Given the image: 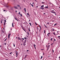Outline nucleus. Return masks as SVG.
Listing matches in <instances>:
<instances>
[{
  "instance_id": "f257e3e1",
  "label": "nucleus",
  "mask_w": 60,
  "mask_h": 60,
  "mask_svg": "<svg viewBox=\"0 0 60 60\" xmlns=\"http://www.w3.org/2000/svg\"><path fill=\"white\" fill-rule=\"evenodd\" d=\"M49 47H50V45H49L47 47V50H49Z\"/></svg>"
},
{
  "instance_id": "f03ea898",
  "label": "nucleus",
  "mask_w": 60,
  "mask_h": 60,
  "mask_svg": "<svg viewBox=\"0 0 60 60\" xmlns=\"http://www.w3.org/2000/svg\"><path fill=\"white\" fill-rule=\"evenodd\" d=\"M51 12H52V13H56V12L55 11H52Z\"/></svg>"
},
{
  "instance_id": "7ed1b4c3",
  "label": "nucleus",
  "mask_w": 60,
  "mask_h": 60,
  "mask_svg": "<svg viewBox=\"0 0 60 60\" xmlns=\"http://www.w3.org/2000/svg\"><path fill=\"white\" fill-rule=\"evenodd\" d=\"M15 19L16 20H17L18 21H19V20H18V19H17L16 18H15Z\"/></svg>"
},
{
  "instance_id": "20e7f679",
  "label": "nucleus",
  "mask_w": 60,
  "mask_h": 60,
  "mask_svg": "<svg viewBox=\"0 0 60 60\" xmlns=\"http://www.w3.org/2000/svg\"><path fill=\"white\" fill-rule=\"evenodd\" d=\"M39 9H42L43 10V9H44V8H43L41 7L40 8H39Z\"/></svg>"
},
{
  "instance_id": "39448f33",
  "label": "nucleus",
  "mask_w": 60,
  "mask_h": 60,
  "mask_svg": "<svg viewBox=\"0 0 60 60\" xmlns=\"http://www.w3.org/2000/svg\"><path fill=\"white\" fill-rule=\"evenodd\" d=\"M23 45L24 46H25V45H26V43H23Z\"/></svg>"
},
{
  "instance_id": "423d86ee",
  "label": "nucleus",
  "mask_w": 60,
  "mask_h": 60,
  "mask_svg": "<svg viewBox=\"0 0 60 60\" xmlns=\"http://www.w3.org/2000/svg\"><path fill=\"white\" fill-rule=\"evenodd\" d=\"M26 39L25 40H24V42L23 43H26Z\"/></svg>"
},
{
  "instance_id": "0eeeda50",
  "label": "nucleus",
  "mask_w": 60,
  "mask_h": 60,
  "mask_svg": "<svg viewBox=\"0 0 60 60\" xmlns=\"http://www.w3.org/2000/svg\"><path fill=\"white\" fill-rule=\"evenodd\" d=\"M14 8H15V9H18V8H17V7H14Z\"/></svg>"
},
{
  "instance_id": "6e6552de",
  "label": "nucleus",
  "mask_w": 60,
  "mask_h": 60,
  "mask_svg": "<svg viewBox=\"0 0 60 60\" xmlns=\"http://www.w3.org/2000/svg\"><path fill=\"white\" fill-rule=\"evenodd\" d=\"M12 26L13 27H14V25H13V22L12 24Z\"/></svg>"
},
{
  "instance_id": "1a4fd4ad",
  "label": "nucleus",
  "mask_w": 60,
  "mask_h": 60,
  "mask_svg": "<svg viewBox=\"0 0 60 60\" xmlns=\"http://www.w3.org/2000/svg\"><path fill=\"white\" fill-rule=\"evenodd\" d=\"M22 29L24 30V31H25V32H26V30H25V29H24L23 28H22Z\"/></svg>"
},
{
  "instance_id": "9d476101",
  "label": "nucleus",
  "mask_w": 60,
  "mask_h": 60,
  "mask_svg": "<svg viewBox=\"0 0 60 60\" xmlns=\"http://www.w3.org/2000/svg\"><path fill=\"white\" fill-rule=\"evenodd\" d=\"M50 34V33H48L47 34V35L48 36H49V34Z\"/></svg>"
},
{
  "instance_id": "9b49d317",
  "label": "nucleus",
  "mask_w": 60,
  "mask_h": 60,
  "mask_svg": "<svg viewBox=\"0 0 60 60\" xmlns=\"http://www.w3.org/2000/svg\"><path fill=\"white\" fill-rule=\"evenodd\" d=\"M5 56H8V55L6 54V53H5Z\"/></svg>"
},
{
  "instance_id": "f8f14e48",
  "label": "nucleus",
  "mask_w": 60,
  "mask_h": 60,
  "mask_svg": "<svg viewBox=\"0 0 60 60\" xmlns=\"http://www.w3.org/2000/svg\"><path fill=\"white\" fill-rule=\"evenodd\" d=\"M34 47L35 48V49H36V47H35V46H36L34 44Z\"/></svg>"
},
{
  "instance_id": "ddd939ff",
  "label": "nucleus",
  "mask_w": 60,
  "mask_h": 60,
  "mask_svg": "<svg viewBox=\"0 0 60 60\" xmlns=\"http://www.w3.org/2000/svg\"><path fill=\"white\" fill-rule=\"evenodd\" d=\"M38 26L40 27V29H41V26L40 25H38Z\"/></svg>"
},
{
  "instance_id": "4468645a",
  "label": "nucleus",
  "mask_w": 60,
  "mask_h": 60,
  "mask_svg": "<svg viewBox=\"0 0 60 60\" xmlns=\"http://www.w3.org/2000/svg\"><path fill=\"white\" fill-rule=\"evenodd\" d=\"M30 4L32 6V7H34V5H32V4H31V3H30Z\"/></svg>"
},
{
  "instance_id": "2eb2a0df",
  "label": "nucleus",
  "mask_w": 60,
  "mask_h": 60,
  "mask_svg": "<svg viewBox=\"0 0 60 60\" xmlns=\"http://www.w3.org/2000/svg\"><path fill=\"white\" fill-rule=\"evenodd\" d=\"M18 39H19V40H21V39L19 38V37H18Z\"/></svg>"
},
{
  "instance_id": "dca6fc26",
  "label": "nucleus",
  "mask_w": 60,
  "mask_h": 60,
  "mask_svg": "<svg viewBox=\"0 0 60 60\" xmlns=\"http://www.w3.org/2000/svg\"><path fill=\"white\" fill-rule=\"evenodd\" d=\"M48 7V6H47V7H45V8H49V7Z\"/></svg>"
},
{
  "instance_id": "f3484780",
  "label": "nucleus",
  "mask_w": 60,
  "mask_h": 60,
  "mask_svg": "<svg viewBox=\"0 0 60 60\" xmlns=\"http://www.w3.org/2000/svg\"><path fill=\"white\" fill-rule=\"evenodd\" d=\"M6 23V22H4V26L5 25V23Z\"/></svg>"
},
{
  "instance_id": "a211bd4d",
  "label": "nucleus",
  "mask_w": 60,
  "mask_h": 60,
  "mask_svg": "<svg viewBox=\"0 0 60 60\" xmlns=\"http://www.w3.org/2000/svg\"><path fill=\"white\" fill-rule=\"evenodd\" d=\"M24 10L25 11V12H26V8H24Z\"/></svg>"
},
{
  "instance_id": "6ab92c4d",
  "label": "nucleus",
  "mask_w": 60,
  "mask_h": 60,
  "mask_svg": "<svg viewBox=\"0 0 60 60\" xmlns=\"http://www.w3.org/2000/svg\"><path fill=\"white\" fill-rule=\"evenodd\" d=\"M11 34H8V36H10V35H11Z\"/></svg>"
},
{
  "instance_id": "aec40b11",
  "label": "nucleus",
  "mask_w": 60,
  "mask_h": 60,
  "mask_svg": "<svg viewBox=\"0 0 60 60\" xmlns=\"http://www.w3.org/2000/svg\"><path fill=\"white\" fill-rule=\"evenodd\" d=\"M29 24L30 25V26H32V25H31V23L30 22Z\"/></svg>"
},
{
  "instance_id": "412c9836",
  "label": "nucleus",
  "mask_w": 60,
  "mask_h": 60,
  "mask_svg": "<svg viewBox=\"0 0 60 60\" xmlns=\"http://www.w3.org/2000/svg\"><path fill=\"white\" fill-rule=\"evenodd\" d=\"M41 7H44V5H42V6H41Z\"/></svg>"
},
{
  "instance_id": "4be33fe9",
  "label": "nucleus",
  "mask_w": 60,
  "mask_h": 60,
  "mask_svg": "<svg viewBox=\"0 0 60 60\" xmlns=\"http://www.w3.org/2000/svg\"><path fill=\"white\" fill-rule=\"evenodd\" d=\"M52 40H53V38H52L51 39V41H52Z\"/></svg>"
},
{
  "instance_id": "5701e85b",
  "label": "nucleus",
  "mask_w": 60,
  "mask_h": 60,
  "mask_svg": "<svg viewBox=\"0 0 60 60\" xmlns=\"http://www.w3.org/2000/svg\"><path fill=\"white\" fill-rule=\"evenodd\" d=\"M15 53H18V52H17V51H15Z\"/></svg>"
},
{
  "instance_id": "b1692460",
  "label": "nucleus",
  "mask_w": 60,
  "mask_h": 60,
  "mask_svg": "<svg viewBox=\"0 0 60 60\" xmlns=\"http://www.w3.org/2000/svg\"><path fill=\"white\" fill-rule=\"evenodd\" d=\"M30 28L29 27V31L30 32Z\"/></svg>"
},
{
  "instance_id": "393cba45",
  "label": "nucleus",
  "mask_w": 60,
  "mask_h": 60,
  "mask_svg": "<svg viewBox=\"0 0 60 60\" xmlns=\"http://www.w3.org/2000/svg\"><path fill=\"white\" fill-rule=\"evenodd\" d=\"M42 57H43V56H41L40 59H42Z\"/></svg>"
},
{
  "instance_id": "a878e982",
  "label": "nucleus",
  "mask_w": 60,
  "mask_h": 60,
  "mask_svg": "<svg viewBox=\"0 0 60 60\" xmlns=\"http://www.w3.org/2000/svg\"><path fill=\"white\" fill-rule=\"evenodd\" d=\"M52 31H54V29L53 28H52Z\"/></svg>"
},
{
  "instance_id": "bb28decb",
  "label": "nucleus",
  "mask_w": 60,
  "mask_h": 60,
  "mask_svg": "<svg viewBox=\"0 0 60 60\" xmlns=\"http://www.w3.org/2000/svg\"><path fill=\"white\" fill-rule=\"evenodd\" d=\"M56 25H57V23H56L54 25V26H55Z\"/></svg>"
},
{
  "instance_id": "cd10ccee",
  "label": "nucleus",
  "mask_w": 60,
  "mask_h": 60,
  "mask_svg": "<svg viewBox=\"0 0 60 60\" xmlns=\"http://www.w3.org/2000/svg\"><path fill=\"white\" fill-rule=\"evenodd\" d=\"M18 14H19V15H20V12H19L18 13Z\"/></svg>"
},
{
  "instance_id": "c85d7f7f",
  "label": "nucleus",
  "mask_w": 60,
  "mask_h": 60,
  "mask_svg": "<svg viewBox=\"0 0 60 60\" xmlns=\"http://www.w3.org/2000/svg\"><path fill=\"white\" fill-rule=\"evenodd\" d=\"M26 56H27V55H26L25 56V58H26Z\"/></svg>"
},
{
  "instance_id": "c756f323",
  "label": "nucleus",
  "mask_w": 60,
  "mask_h": 60,
  "mask_svg": "<svg viewBox=\"0 0 60 60\" xmlns=\"http://www.w3.org/2000/svg\"><path fill=\"white\" fill-rule=\"evenodd\" d=\"M7 38H6L4 40V41H6V40H7Z\"/></svg>"
},
{
  "instance_id": "7c9ffc66",
  "label": "nucleus",
  "mask_w": 60,
  "mask_h": 60,
  "mask_svg": "<svg viewBox=\"0 0 60 60\" xmlns=\"http://www.w3.org/2000/svg\"><path fill=\"white\" fill-rule=\"evenodd\" d=\"M53 34H54V35H56V34H55V32H54V33H53Z\"/></svg>"
},
{
  "instance_id": "2f4dec72",
  "label": "nucleus",
  "mask_w": 60,
  "mask_h": 60,
  "mask_svg": "<svg viewBox=\"0 0 60 60\" xmlns=\"http://www.w3.org/2000/svg\"><path fill=\"white\" fill-rule=\"evenodd\" d=\"M20 16H21V17H22V14H20Z\"/></svg>"
},
{
  "instance_id": "473e14b6",
  "label": "nucleus",
  "mask_w": 60,
  "mask_h": 60,
  "mask_svg": "<svg viewBox=\"0 0 60 60\" xmlns=\"http://www.w3.org/2000/svg\"><path fill=\"white\" fill-rule=\"evenodd\" d=\"M17 6H18V7H20V6H19V5H18Z\"/></svg>"
},
{
  "instance_id": "72a5a7b5",
  "label": "nucleus",
  "mask_w": 60,
  "mask_h": 60,
  "mask_svg": "<svg viewBox=\"0 0 60 60\" xmlns=\"http://www.w3.org/2000/svg\"><path fill=\"white\" fill-rule=\"evenodd\" d=\"M4 22H6V20H4Z\"/></svg>"
},
{
  "instance_id": "f704fd0d",
  "label": "nucleus",
  "mask_w": 60,
  "mask_h": 60,
  "mask_svg": "<svg viewBox=\"0 0 60 60\" xmlns=\"http://www.w3.org/2000/svg\"><path fill=\"white\" fill-rule=\"evenodd\" d=\"M35 24L36 25H37V23H36V22H35Z\"/></svg>"
},
{
  "instance_id": "c9c22d12",
  "label": "nucleus",
  "mask_w": 60,
  "mask_h": 60,
  "mask_svg": "<svg viewBox=\"0 0 60 60\" xmlns=\"http://www.w3.org/2000/svg\"><path fill=\"white\" fill-rule=\"evenodd\" d=\"M41 3H43V4H44V3H45L44 2H41Z\"/></svg>"
},
{
  "instance_id": "e433bc0d",
  "label": "nucleus",
  "mask_w": 60,
  "mask_h": 60,
  "mask_svg": "<svg viewBox=\"0 0 60 60\" xmlns=\"http://www.w3.org/2000/svg\"><path fill=\"white\" fill-rule=\"evenodd\" d=\"M27 15H28V16H29V13H27Z\"/></svg>"
},
{
  "instance_id": "4c0bfd02",
  "label": "nucleus",
  "mask_w": 60,
  "mask_h": 60,
  "mask_svg": "<svg viewBox=\"0 0 60 60\" xmlns=\"http://www.w3.org/2000/svg\"><path fill=\"white\" fill-rule=\"evenodd\" d=\"M6 7H9V6H6Z\"/></svg>"
},
{
  "instance_id": "58836bf2",
  "label": "nucleus",
  "mask_w": 60,
  "mask_h": 60,
  "mask_svg": "<svg viewBox=\"0 0 60 60\" xmlns=\"http://www.w3.org/2000/svg\"><path fill=\"white\" fill-rule=\"evenodd\" d=\"M22 40H24V38H22Z\"/></svg>"
},
{
  "instance_id": "ea45409f",
  "label": "nucleus",
  "mask_w": 60,
  "mask_h": 60,
  "mask_svg": "<svg viewBox=\"0 0 60 60\" xmlns=\"http://www.w3.org/2000/svg\"><path fill=\"white\" fill-rule=\"evenodd\" d=\"M24 38L25 39H27L26 38Z\"/></svg>"
},
{
  "instance_id": "a19ab883",
  "label": "nucleus",
  "mask_w": 60,
  "mask_h": 60,
  "mask_svg": "<svg viewBox=\"0 0 60 60\" xmlns=\"http://www.w3.org/2000/svg\"><path fill=\"white\" fill-rule=\"evenodd\" d=\"M28 34H29V33H28V32H27Z\"/></svg>"
},
{
  "instance_id": "79ce46f5",
  "label": "nucleus",
  "mask_w": 60,
  "mask_h": 60,
  "mask_svg": "<svg viewBox=\"0 0 60 60\" xmlns=\"http://www.w3.org/2000/svg\"><path fill=\"white\" fill-rule=\"evenodd\" d=\"M6 43H4V45H6Z\"/></svg>"
},
{
  "instance_id": "37998d69",
  "label": "nucleus",
  "mask_w": 60,
  "mask_h": 60,
  "mask_svg": "<svg viewBox=\"0 0 60 60\" xmlns=\"http://www.w3.org/2000/svg\"><path fill=\"white\" fill-rule=\"evenodd\" d=\"M44 50V49H41V50Z\"/></svg>"
},
{
  "instance_id": "c03bdc74",
  "label": "nucleus",
  "mask_w": 60,
  "mask_h": 60,
  "mask_svg": "<svg viewBox=\"0 0 60 60\" xmlns=\"http://www.w3.org/2000/svg\"><path fill=\"white\" fill-rule=\"evenodd\" d=\"M26 51H27V52H28V51H29V50H26Z\"/></svg>"
},
{
  "instance_id": "a18cd8bd",
  "label": "nucleus",
  "mask_w": 60,
  "mask_h": 60,
  "mask_svg": "<svg viewBox=\"0 0 60 60\" xmlns=\"http://www.w3.org/2000/svg\"><path fill=\"white\" fill-rule=\"evenodd\" d=\"M52 50L53 53H54V50H53V49H52Z\"/></svg>"
},
{
  "instance_id": "49530a36",
  "label": "nucleus",
  "mask_w": 60,
  "mask_h": 60,
  "mask_svg": "<svg viewBox=\"0 0 60 60\" xmlns=\"http://www.w3.org/2000/svg\"><path fill=\"white\" fill-rule=\"evenodd\" d=\"M41 29H40L39 30L40 32H41Z\"/></svg>"
},
{
  "instance_id": "de8ad7c7",
  "label": "nucleus",
  "mask_w": 60,
  "mask_h": 60,
  "mask_svg": "<svg viewBox=\"0 0 60 60\" xmlns=\"http://www.w3.org/2000/svg\"><path fill=\"white\" fill-rule=\"evenodd\" d=\"M45 27H46V28H48V27H47V26H45Z\"/></svg>"
},
{
  "instance_id": "09e8293b",
  "label": "nucleus",
  "mask_w": 60,
  "mask_h": 60,
  "mask_svg": "<svg viewBox=\"0 0 60 60\" xmlns=\"http://www.w3.org/2000/svg\"><path fill=\"white\" fill-rule=\"evenodd\" d=\"M56 40H55V39H54V41H56Z\"/></svg>"
},
{
  "instance_id": "8fccbe9b",
  "label": "nucleus",
  "mask_w": 60,
  "mask_h": 60,
  "mask_svg": "<svg viewBox=\"0 0 60 60\" xmlns=\"http://www.w3.org/2000/svg\"><path fill=\"white\" fill-rule=\"evenodd\" d=\"M11 53H12V52H11V53H9V54H11Z\"/></svg>"
},
{
  "instance_id": "3c124183",
  "label": "nucleus",
  "mask_w": 60,
  "mask_h": 60,
  "mask_svg": "<svg viewBox=\"0 0 60 60\" xmlns=\"http://www.w3.org/2000/svg\"><path fill=\"white\" fill-rule=\"evenodd\" d=\"M0 47L1 48V47H2V45H1L0 46Z\"/></svg>"
},
{
  "instance_id": "603ef678",
  "label": "nucleus",
  "mask_w": 60,
  "mask_h": 60,
  "mask_svg": "<svg viewBox=\"0 0 60 60\" xmlns=\"http://www.w3.org/2000/svg\"><path fill=\"white\" fill-rule=\"evenodd\" d=\"M18 53H16V55H18Z\"/></svg>"
},
{
  "instance_id": "864d4df0",
  "label": "nucleus",
  "mask_w": 60,
  "mask_h": 60,
  "mask_svg": "<svg viewBox=\"0 0 60 60\" xmlns=\"http://www.w3.org/2000/svg\"><path fill=\"white\" fill-rule=\"evenodd\" d=\"M13 45H14V47H15V45H14V44H13Z\"/></svg>"
},
{
  "instance_id": "5fc2aeb1",
  "label": "nucleus",
  "mask_w": 60,
  "mask_h": 60,
  "mask_svg": "<svg viewBox=\"0 0 60 60\" xmlns=\"http://www.w3.org/2000/svg\"><path fill=\"white\" fill-rule=\"evenodd\" d=\"M4 11H6V10H4Z\"/></svg>"
},
{
  "instance_id": "6e6d98bb",
  "label": "nucleus",
  "mask_w": 60,
  "mask_h": 60,
  "mask_svg": "<svg viewBox=\"0 0 60 60\" xmlns=\"http://www.w3.org/2000/svg\"><path fill=\"white\" fill-rule=\"evenodd\" d=\"M60 36H58V38H60Z\"/></svg>"
},
{
  "instance_id": "4d7b16f0",
  "label": "nucleus",
  "mask_w": 60,
  "mask_h": 60,
  "mask_svg": "<svg viewBox=\"0 0 60 60\" xmlns=\"http://www.w3.org/2000/svg\"><path fill=\"white\" fill-rule=\"evenodd\" d=\"M49 22H48L47 23V24H49Z\"/></svg>"
},
{
  "instance_id": "13d9d810",
  "label": "nucleus",
  "mask_w": 60,
  "mask_h": 60,
  "mask_svg": "<svg viewBox=\"0 0 60 60\" xmlns=\"http://www.w3.org/2000/svg\"><path fill=\"white\" fill-rule=\"evenodd\" d=\"M45 30H44V33L45 34Z\"/></svg>"
},
{
  "instance_id": "bf43d9fd",
  "label": "nucleus",
  "mask_w": 60,
  "mask_h": 60,
  "mask_svg": "<svg viewBox=\"0 0 60 60\" xmlns=\"http://www.w3.org/2000/svg\"><path fill=\"white\" fill-rule=\"evenodd\" d=\"M2 32L3 33H4V32L3 31H2Z\"/></svg>"
},
{
  "instance_id": "052dcab7",
  "label": "nucleus",
  "mask_w": 60,
  "mask_h": 60,
  "mask_svg": "<svg viewBox=\"0 0 60 60\" xmlns=\"http://www.w3.org/2000/svg\"><path fill=\"white\" fill-rule=\"evenodd\" d=\"M2 20H1V23H2Z\"/></svg>"
},
{
  "instance_id": "680f3d73",
  "label": "nucleus",
  "mask_w": 60,
  "mask_h": 60,
  "mask_svg": "<svg viewBox=\"0 0 60 60\" xmlns=\"http://www.w3.org/2000/svg\"><path fill=\"white\" fill-rule=\"evenodd\" d=\"M37 29H38V26H37Z\"/></svg>"
},
{
  "instance_id": "e2e57ef3",
  "label": "nucleus",
  "mask_w": 60,
  "mask_h": 60,
  "mask_svg": "<svg viewBox=\"0 0 60 60\" xmlns=\"http://www.w3.org/2000/svg\"><path fill=\"white\" fill-rule=\"evenodd\" d=\"M15 11H16V12H17V11L16 10Z\"/></svg>"
},
{
  "instance_id": "0e129e2a",
  "label": "nucleus",
  "mask_w": 60,
  "mask_h": 60,
  "mask_svg": "<svg viewBox=\"0 0 60 60\" xmlns=\"http://www.w3.org/2000/svg\"><path fill=\"white\" fill-rule=\"evenodd\" d=\"M8 38H10V36H8Z\"/></svg>"
},
{
  "instance_id": "69168bd1",
  "label": "nucleus",
  "mask_w": 60,
  "mask_h": 60,
  "mask_svg": "<svg viewBox=\"0 0 60 60\" xmlns=\"http://www.w3.org/2000/svg\"><path fill=\"white\" fill-rule=\"evenodd\" d=\"M36 34H37V32H36Z\"/></svg>"
},
{
  "instance_id": "338daca9",
  "label": "nucleus",
  "mask_w": 60,
  "mask_h": 60,
  "mask_svg": "<svg viewBox=\"0 0 60 60\" xmlns=\"http://www.w3.org/2000/svg\"><path fill=\"white\" fill-rule=\"evenodd\" d=\"M35 1H36V2H37V0H34Z\"/></svg>"
},
{
  "instance_id": "774afa93",
  "label": "nucleus",
  "mask_w": 60,
  "mask_h": 60,
  "mask_svg": "<svg viewBox=\"0 0 60 60\" xmlns=\"http://www.w3.org/2000/svg\"><path fill=\"white\" fill-rule=\"evenodd\" d=\"M59 58H60V56L59 57Z\"/></svg>"
}]
</instances>
